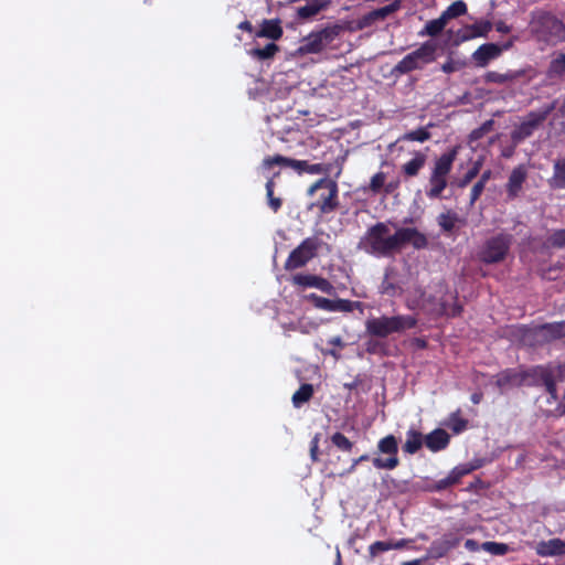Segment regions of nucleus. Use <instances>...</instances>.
Segmentation results:
<instances>
[{"label": "nucleus", "instance_id": "nucleus-37", "mask_svg": "<svg viewBox=\"0 0 565 565\" xmlns=\"http://www.w3.org/2000/svg\"><path fill=\"white\" fill-rule=\"evenodd\" d=\"M387 174L383 171L375 173L370 181V190L373 193H381L385 186Z\"/></svg>", "mask_w": 565, "mask_h": 565}, {"label": "nucleus", "instance_id": "nucleus-54", "mask_svg": "<svg viewBox=\"0 0 565 565\" xmlns=\"http://www.w3.org/2000/svg\"><path fill=\"white\" fill-rule=\"evenodd\" d=\"M382 291L384 294H386V295H390V296H395L396 295V290L387 281L383 282Z\"/></svg>", "mask_w": 565, "mask_h": 565}, {"label": "nucleus", "instance_id": "nucleus-35", "mask_svg": "<svg viewBox=\"0 0 565 565\" xmlns=\"http://www.w3.org/2000/svg\"><path fill=\"white\" fill-rule=\"evenodd\" d=\"M458 222V216L456 213L446 212L438 216V224L444 231H451L456 226Z\"/></svg>", "mask_w": 565, "mask_h": 565}, {"label": "nucleus", "instance_id": "nucleus-44", "mask_svg": "<svg viewBox=\"0 0 565 565\" xmlns=\"http://www.w3.org/2000/svg\"><path fill=\"white\" fill-rule=\"evenodd\" d=\"M398 3H392V4H388V6H385L383 8H380L377 10H374L371 15L374 18V19H383L385 17H387L388 14L395 12L397 9H398Z\"/></svg>", "mask_w": 565, "mask_h": 565}, {"label": "nucleus", "instance_id": "nucleus-16", "mask_svg": "<svg viewBox=\"0 0 565 565\" xmlns=\"http://www.w3.org/2000/svg\"><path fill=\"white\" fill-rule=\"evenodd\" d=\"M292 281L298 286L315 287L326 292H329L332 289V286L328 280L313 275L298 274L294 276Z\"/></svg>", "mask_w": 565, "mask_h": 565}, {"label": "nucleus", "instance_id": "nucleus-40", "mask_svg": "<svg viewBox=\"0 0 565 565\" xmlns=\"http://www.w3.org/2000/svg\"><path fill=\"white\" fill-rule=\"evenodd\" d=\"M550 72L556 75L565 74V53L558 54L551 62Z\"/></svg>", "mask_w": 565, "mask_h": 565}, {"label": "nucleus", "instance_id": "nucleus-28", "mask_svg": "<svg viewBox=\"0 0 565 565\" xmlns=\"http://www.w3.org/2000/svg\"><path fill=\"white\" fill-rule=\"evenodd\" d=\"M327 6H328V1H324V2L313 1L311 3H308L303 7L298 8L297 14L301 19H308V18H311V17L318 14Z\"/></svg>", "mask_w": 565, "mask_h": 565}, {"label": "nucleus", "instance_id": "nucleus-8", "mask_svg": "<svg viewBox=\"0 0 565 565\" xmlns=\"http://www.w3.org/2000/svg\"><path fill=\"white\" fill-rule=\"evenodd\" d=\"M318 244L315 238L305 239L296 249H294L286 260L285 268L288 270L305 266L317 250Z\"/></svg>", "mask_w": 565, "mask_h": 565}, {"label": "nucleus", "instance_id": "nucleus-20", "mask_svg": "<svg viewBox=\"0 0 565 565\" xmlns=\"http://www.w3.org/2000/svg\"><path fill=\"white\" fill-rule=\"evenodd\" d=\"M426 160H427L426 154L417 151V152L414 153V157L409 161L405 162L402 166V168H401L402 172L406 177H415L423 169V167L426 163Z\"/></svg>", "mask_w": 565, "mask_h": 565}, {"label": "nucleus", "instance_id": "nucleus-56", "mask_svg": "<svg viewBox=\"0 0 565 565\" xmlns=\"http://www.w3.org/2000/svg\"><path fill=\"white\" fill-rule=\"evenodd\" d=\"M491 171L490 170H487L482 173L480 180L478 182H482L483 185L487 184V182L491 179Z\"/></svg>", "mask_w": 565, "mask_h": 565}, {"label": "nucleus", "instance_id": "nucleus-45", "mask_svg": "<svg viewBox=\"0 0 565 565\" xmlns=\"http://www.w3.org/2000/svg\"><path fill=\"white\" fill-rule=\"evenodd\" d=\"M512 78L510 74H501L497 72H488L484 75L486 82L503 84Z\"/></svg>", "mask_w": 565, "mask_h": 565}, {"label": "nucleus", "instance_id": "nucleus-3", "mask_svg": "<svg viewBox=\"0 0 565 565\" xmlns=\"http://www.w3.org/2000/svg\"><path fill=\"white\" fill-rule=\"evenodd\" d=\"M537 40L556 44L565 41V25L551 15H542L532 22Z\"/></svg>", "mask_w": 565, "mask_h": 565}, {"label": "nucleus", "instance_id": "nucleus-52", "mask_svg": "<svg viewBox=\"0 0 565 565\" xmlns=\"http://www.w3.org/2000/svg\"><path fill=\"white\" fill-rule=\"evenodd\" d=\"M495 29H497V31H498V32H500V33H509V32L511 31V29H512V28H511L510 25H508V24H507L505 22H503V21H498V22L495 23Z\"/></svg>", "mask_w": 565, "mask_h": 565}, {"label": "nucleus", "instance_id": "nucleus-63", "mask_svg": "<svg viewBox=\"0 0 565 565\" xmlns=\"http://www.w3.org/2000/svg\"><path fill=\"white\" fill-rule=\"evenodd\" d=\"M403 565H419V562L418 561L406 562Z\"/></svg>", "mask_w": 565, "mask_h": 565}, {"label": "nucleus", "instance_id": "nucleus-41", "mask_svg": "<svg viewBox=\"0 0 565 565\" xmlns=\"http://www.w3.org/2000/svg\"><path fill=\"white\" fill-rule=\"evenodd\" d=\"M331 440L341 450L350 451L352 448V443L341 433L333 434Z\"/></svg>", "mask_w": 565, "mask_h": 565}, {"label": "nucleus", "instance_id": "nucleus-53", "mask_svg": "<svg viewBox=\"0 0 565 565\" xmlns=\"http://www.w3.org/2000/svg\"><path fill=\"white\" fill-rule=\"evenodd\" d=\"M465 547L470 552H477L481 546L475 540H467Z\"/></svg>", "mask_w": 565, "mask_h": 565}, {"label": "nucleus", "instance_id": "nucleus-59", "mask_svg": "<svg viewBox=\"0 0 565 565\" xmlns=\"http://www.w3.org/2000/svg\"><path fill=\"white\" fill-rule=\"evenodd\" d=\"M329 342L332 345H335V347H339V348H342L344 345L342 340H341V338H339V337L332 338Z\"/></svg>", "mask_w": 565, "mask_h": 565}, {"label": "nucleus", "instance_id": "nucleus-47", "mask_svg": "<svg viewBox=\"0 0 565 565\" xmlns=\"http://www.w3.org/2000/svg\"><path fill=\"white\" fill-rule=\"evenodd\" d=\"M550 244L553 246L562 247L565 245V230L554 232L550 237Z\"/></svg>", "mask_w": 565, "mask_h": 565}, {"label": "nucleus", "instance_id": "nucleus-34", "mask_svg": "<svg viewBox=\"0 0 565 565\" xmlns=\"http://www.w3.org/2000/svg\"><path fill=\"white\" fill-rule=\"evenodd\" d=\"M312 395V386L303 384L294 395L292 403L296 407H299L302 403L307 402Z\"/></svg>", "mask_w": 565, "mask_h": 565}, {"label": "nucleus", "instance_id": "nucleus-43", "mask_svg": "<svg viewBox=\"0 0 565 565\" xmlns=\"http://www.w3.org/2000/svg\"><path fill=\"white\" fill-rule=\"evenodd\" d=\"M393 545L390 542L377 541L370 545V554L372 557L377 556L380 553L392 550Z\"/></svg>", "mask_w": 565, "mask_h": 565}, {"label": "nucleus", "instance_id": "nucleus-42", "mask_svg": "<svg viewBox=\"0 0 565 565\" xmlns=\"http://www.w3.org/2000/svg\"><path fill=\"white\" fill-rule=\"evenodd\" d=\"M472 468L467 466H458L451 470V472L448 475L447 482L448 483H455L457 482L462 476L468 475Z\"/></svg>", "mask_w": 565, "mask_h": 565}, {"label": "nucleus", "instance_id": "nucleus-36", "mask_svg": "<svg viewBox=\"0 0 565 565\" xmlns=\"http://www.w3.org/2000/svg\"><path fill=\"white\" fill-rule=\"evenodd\" d=\"M553 184L556 188H565V160L555 163Z\"/></svg>", "mask_w": 565, "mask_h": 565}, {"label": "nucleus", "instance_id": "nucleus-13", "mask_svg": "<svg viewBox=\"0 0 565 565\" xmlns=\"http://www.w3.org/2000/svg\"><path fill=\"white\" fill-rule=\"evenodd\" d=\"M322 191L321 199L322 202L320 204L321 211H330L333 209V200L337 195V185L334 182L322 179L316 182L310 189L309 194L313 195L317 191Z\"/></svg>", "mask_w": 565, "mask_h": 565}, {"label": "nucleus", "instance_id": "nucleus-11", "mask_svg": "<svg viewBox=\"0 0 565 565\" xmlns=\"http://www.w3.org/2000/svg\"><path fill=\"white\" fill-rule=\"evenodd\" d=\"M514 39H511L503 45L487 43L480 45L472 54V60L480 67H484L490 61L499 57L503 51L512 47Z\"/></svg>", "mask_w": 565, "mask_h": 565}, {"label": "nucleus", "instance_id": "nucleus-30", "mask_svg": "<svg viewBox=\"0 0 565 565\" xmlns=\"http://www.w3.org/2000/svg\"><path fill=\"white\" fill-rule=\"evenodd\" d=\"M543 337H550L552 339L565 337V321L551 323L540 329Z\"/></svg>", "mask_w": 565, "mask_h": 565}, {"label": "nucleus", "instance_id": "nucleus-29", "mask_svg": "<svg viewBox=\"0 0 565 565\" xmlns=\"http://www.w3.org/2000/svg\"><path fill=\"white\" fill-rule=\"evenodd\" d=\"M467 12V4L462 0H457L452 2L443 13L441 15L448 22L451 19L463 15Z\"/></svg>", "mask_w": 565, "mask_h": 565}, {"label": "nucleus", "instance_id": "nucleus-33", "mask_svg": "<svg viewBox=\"0 0 565 565\" xmlns=\"http://www.w3.org/2000/svg\"><path fill=\"white\" fill-rule=\"evenodd\" d=\"M481 548L492 555H505L510 551L508 544L492 541L484 542Z\"/></svg>", "mask_w": 565, "mask_h": 565}, {"label": "nucleus", "instance_id": "nucleus-39", "mask_svg": "<svg viewBox=\"0 0 565 565\" xmlns=\"http://www.w3.org/2000/svg\"><path fill=\"white\" fill-rule=\"evenodd\" d=\"M482 166V160L479 159L473 163V167L466 173V175L458 182L460 188H465L473 178L477 177Z\"/></svg>", "mask_w": 565, "mask_h": 565}, {"label": "nucleus", "instance_id": "nucleus-21", "mask_svg": "<svg viewBox=\"0 0 565 565\" xmlns=\"http://www.w3.org/2000/svg\"><path fill=\"white\" fill-rule=\"evenodd\" d=\"M458 544V540L455 537L445 536L439 541H436L431 544L429 553L433 557H441L448 551L454 548Z\"/></svg>", "mask_w": 565, "mask_h": 565}, {"label": "nucleus", "instance_id": "nucleus-48", "mask_svg": "<svg viewBox=\"0 0 565 565\" xmlns=\"http://www.w3.org/2000/svg\"><path fill=\"white\" fill-rule=\"evenodd\" d=\"M399 184H401L399 179L395 178L385 183V186L382 192L386 195L393 194L398 189Z\"/></svg>", "mask_w": 565, "mask_h": 565}, {"label": "nucleus", "instance_id": "nucleus-12", "mask_svg": "<svg viewBox=\"0 0 565 565\" xmlns=\"http://www.w3.org/2000/svg\"><path fill=\"white\" fill-rule=\"evenodd\" d=\"M273 166H281V167H289L294 170H297V171H308L309 173H312V174H318V173H321L323 172V168L321 164H311V166H308V163L306 161H300V160H294V159H289V158H286V157H282V156H274V157H270V158H266L264 161H263V167L265 169H270Z\"/></svg>", "mask_w": 565, "mask_h": 565}, {"label": "nucleus", "instance_id": "nucleus-55", "mask_svg": "<svg viewBox=\"0 0 565 565\" xmlns=\"http://www.w3.org/2000/svg\"><path fill=\"white\" fill-rule=\"evenodd\" d=\"M441 70L445 72V73H451V72H455L456 71V66L452 62H447L445 63L443 66H441Z\"/></svg>", "mask_w": 565, "mask_h": 565}, {"label": "nucleus", "instance_id": "nucleus-24", "mask_svg": "<svg viewBox=\"0 0 565 565\" xmlns=\"http://www.w3.org/2000/svg\"><path fill=\"white\" fill-rule=\"evenodd\" d=\"M423 445V437H422V434L414 430V429H411L407 431L406 434V440H405V444H404V450L407 452V454H415Z\"/></svg>", "mask_w": 565, "mask_h": 565}, {"label": "nucleus", "instance_id": "nucleus-58", "mask_svg": "<svg viewBox=\"0 0 565 565\" xmlns=\"http://www.w3.org/2000/svg\"><path fill=\"white\" fill-rule=\"evenodd\" d=\"M238 28L241 30H245V31H248V32L253 31V26H252V24L248 21H244V22L239 23Z\"/></svg>", "mask_w": 565, "mask_h": 565}, {"label": "nucleus", "instance_id": "nucleus-22", "mask_svg": "<svg viewBox=\"0 0 565 565\" xmlns=\"http://www.w3.org/2000/svg\"><path fill=\"white\" fill-rule=\"evenodd\" d=\"M525 177L526 172L523 167H518L512 171L507 185L510 195L515 196L518 194L522 186V183L525 180Z\"/></svg>", "mask_w": 565, "mask_h": 565}, {"label": "nucleus", "instance_id": "nucleus-15", "mask_svg": "<svg viewBox=\"0 0 565 565\" xmlns=\"http://www.w3.org/2000/svg\"><path fill=\"white\" fill-rule=\"evenodd\" d=\"M458 146L454 147L451 150L443 153L438 159H436L430 175L447 179L458 154Z\"/></svg>", "mask_w": 565, "mask_h": 565}, {"label": "nucleus", "instance_id": "nucleus-10", "mask_svg": "<svg viewBox=\"0 0 565 565\" xmlns=\"http://www.w3.org/2000/svg\"><path fill=\"white\" fill-rule=\"evenodd\" d=\"M550 113V108H544L537 111L529 114L523 121L513 130L512 139L515 142H520L526 137L531 136L539 125L545 120Z\"/></svg>", "mask_w": 565, "mask_h": 565}, {"label": "nucleus", "instance_id": "nucleus-9", "mask_svg": "<svg viewBox=\"0 0 565 565\" xmlns=\"http://www.w3.org/2000/svg\"><path fill=\"white\" fill-rule=\"evenodd\" d=\"M309 299H311L315 307L326 311L350 312L354 309H359L360 313L363 315V303L359 301H351L347 299H328L317 295H310Z\"/></svg>", "mask_w": 565, "mask_h": 565}, {"label": "nucleus", "instance_id": "nucleus-25", "mask_svg": "<svg viewBox=\"0 0 565 565\" xmlns=\"http://www.w3.org/2000/svg\"><path fill=\"white\" fill-rule=\"evenodd\" d=\"M377 450L382 455L397 456L398 444L394 436L388 435L379 441Z\"/></svg>", "mask_w": 565, "mask_h": 565}, {"label": "nucleus", "instance_id": "nucleus-62", "mask_svg": "<svg viewBox=\"0 0 565 565\" xmlns=\"http://www.w3.org/2000/svg\"><path fill=\"white\" fill-rule=\"evenodd\" d=\"M393 547L392 548H402L405 546V542L404 541H398V542H395V543H392Z\"/></svg>", "mask_w": 565, "mask_h": 565}, {"label": "nucleus", "instance_id": "nucleus-26", "mask_svg": "<svg viewBox=\"0 0 565 565\" xmlns=\"http://www.w3.org/2000/svg\"><path fill=\"white\" fill-rule=\"evenodd\" d=\"M522 383V379L515 372L505 371L497 376V385L505 390L510 386L520 385Z\"/></svg>", "mask_w": 565, "mask_h": 565}, {"label": "nucleus", "instance_id": "nucleus-14", "mask_svg": "<svg viewBox=\"0 0 565 565\" xmlns=\"http://www.w3.org/2000/svg\"><path fill=\"white\" fill-rule=\"evenodd\" d=\"M492 24L490 21H477L473 24H468L457 32V42H466L476 38H486L491 31Z\"/></svg>", "mask_w": 565, "mask_h": 565}, {"label": "nucleus", "instance_id": "nucleus-19", "mask_svg": "<svg viewBox=\"0 0 565 565\" xmlns=\"http://www.w3.org/2000/svg\"><path fill=\"white\" fill-rule=\"evenodd\" d=\"M282 34L279 22L276 20H264L260 29L255 33L256 38H267L278 40Z\"/></svg>", "mask_w": 565, "mask_h": 565}, {"label": "nucleus", "instance_id": "nucleus-61", "mask_svg": "<svg viewBox=\"0 0 565 565\" xmlns=\"http://www.w3.org/2000/svg\"><path fill=\"white\" fill-rule=\"evenodd\" d=\"M558 376L559 379H565V363L558 366Z\"/></svg>", "mask_w": 565, "mask_h": 565}, {"label": "nucleus", "instance_id": "nucleus-1", "mask_svg": "<svg viewBox=\"0 0 565 565\" xmlns=\"http://www.w3.org/2000/svg\"><path fill=\"white\" fill-rule=\"evenodd\" d=\"M426 243V237L415 228H399L393 232L387 225L379 223L367 231L360 244L367 253L388 255L406 244L422 248Z\"/></svg>", "mask_w": 565, "mask_h": 565}, {"label": "nucleus", "instance_id": "nucleus-17", "mask_svg": "<svg viewBox=\"0 0 565 565\" xmlns=\"http://www.w3.org/2000/svg\"><path fill=\"white\" fill-rule=\"evenodd\" d=\"M536 553L541 556H556L565 554V542L559 539H552L540 542L536 545Z\"/></svg>", "mask_w": 565, "mask_h": 565}, {"label": "nucleus", "instance_id": "nucleus-32", "mask_svg": "<svg viewBox=\"0 0 565 565\" xmlns=\"http://www.w3.org/2000/svg\"><path fill=\"white\" fill-rule=\"evenodd\" d=\"M278 51V46L275 43H268L264 49H252L249 55L258 60H265L273 57Z\"/></svg>", "mask_w": 565, "mask_h": 565}, {"label": "nucleus", "instance_id": "nucleus-46", "mask_svg": "<svg viewBox=\"0 0 565 565\" xmlns=\"http://www.w3.org/2000/svg\"><path fill=\"white\" fill-rule=\"evenodd\" d=\"M273 188H274V182H273V180H269L266 183L267 196H268L269 205L271 206V209L274 211H277L280 207V200L275 199V196H273Z\"/></svg>", "mask_w": 565, "mask_h": 565}, {"label": "nucleus", "instance_id": "nucleus-38", "mask_svg": "<svg viewBox=\"0 0 565 565\" xmlns=\"http://www.w3.org/2000/svg\"><path fill=\"white\" fill-rule=\"evenodd\" d=\"M429 138H430V134L428 132V130L426 128H419L417 130L406 132L401 139L424 142V141L428 140Z\"/></svg>", "mask_w": 565, "mask_h": 565}, {"label": "nucleus", "instance_id": "nucleus-31", "mask_svg": "<svg viewBox=\"0 0 565 565\" xmlns=\"http://www.w3.org/2000/svg\"><path fill=\"white\" fill-rule=\"evenodd\" d=\"M386 457H374L373 458V465L377 469H387L392 470L398 466V458L397 456H387Z\"/></svg>", "mask_w": 565, "mask_h": 565}, {"label": "nucleus", "instance_id": "nucleus-5", "mask_svg": "<svg viewBox=\"0 0 565 565\" xmlns=\"http://www.w3.org/2000/svg\"><path fill=\"white\" fill-rule=\"evenodd\" d=\"M406 305L411 309H423L434 315L456 316L460 311L458 307H454L451 310H448L444 302H435L431 299H425L424 291L418 288H414V290L408 292Z\"/></svg>", "mask_w": 565, "mask_h": 565}, {"label": "nucleus", "instance_id": "nucleus-49", "mask_svg": "<svg viewBox=\"0 0 565 565\" xmlns=\"http://www.w3.org/2000/svg\"><path fill=\"white\" fill-rule=\"evenodd\" d=\"M486 185L482 184V182H477L472 190H471V198H470V201L471 203H475L479 196L481 195L483 189H484Z\"/></svg>", "mask_w": 565, "mask_h": 565}, {"label": "nucleus", "instance_id": "nucleus-7", "mask_svg": "<svg viewBox=\"0 0 565 565\" xmlns=\"http://www.w3.org/2000/svg\"><path fill=\"white\" fill-rule=\"evenodd\" d=\"M510 247V239L508 236H497L489 239L480 252V258L484 263H498L501 262Z\"/></svg>", "mask_w": 565, "mask_h": 565}, {"label": "nucleus", "instance_id": "nucleus-51", "mask_svg": "<svg viewBox=\"0 0 565 565\" xmlns=\"http://www.w3.org/2000/svg\"><path fill=\"white\" fill-rule=\"evenodd\" d=\"M450 427L454 429L455 433L461 431L466 427V423L461 419H451Z\"/></svg>", "mask_w": 565, "mask_h": 565}, {"label": "nucleus", "instance_id": "nucleus-50", "mask_svg": "<svg viewBox=\"0 0 565 565\" xmlns=\"http://www.w3.org/2000/svg\"><path fill=\"white\" fill-rule=\"evenodd\" d=\"M299 329L302 333H309L310 331L316 330L318 328V323L306 322L302 320L299 322Z\"/></svg>", "mask_w": 565, "mask_h": 565}, {"label": "nucleus", "instance_id": "nucleus-4", "mask_svg": "<svg viewBox=\"0 0 565 565\" xmlns=\"http://www.w3.org/2000/svg\"><path fill=\"white\" fill-rule=\"evenodd\" d=\"M437 46L433 42H425L416 51L407 54L395 66V71L399 73H408L414 70L422 68L424 65L435 60Z\"/></svg>", "mask_w": 565, "mask_h": 565}, {"label": "nucleus", "instance_id": "nucleus-27", "mask_svg": "<svg viewBox=\"0 0 565 565\" xmlns=\"http://www.w3.org/2000/svg\"><path fill=\"white\" fill-rule=\"evenodd\" d=\"M447 179L430 175L429 189L426 192L427 196L430 199L440 198L443 191L447 188Z\"/></svg>", "mask_w": 565, "mask_h": 565}, {"label": "nucleus", "instance_id": "nucleus-6", "mask_svg": "<svg viewBox=\"0 0 565 565\" xmlns=\"http://www.w3.org/2000/svg\"><path fill=\"white\" fill-rule=\"evenodd\" d=\"M337 35V28H326L318 32H312L301 41L298 51L300 54L319 53L329 45Z\"/></svg>", "mask_w": 565, "mask_h": 565}, {"label": "nucleus", "instance_id": "nucleus-23", "mask_svg": "<svg viewBox=\"0 0 565 565\" xmlns=\"http://www.w3.org/2000/svg\"><path fill=\"white\" fill-rule=\"evenodd\" d=\"M448 22L445 20V18L440 14L439 18L428 21L424 29L419 31V36H436L438 35L446 26Z\"/></svg>", "mask_w": 565, "mask_h": 565}, {"label": "nucleus", "instance_id": "nucleus-57", "mask_svg": "<svg viewBox=\"0 0 565 565\" xmlns=\"http://www.w3.org/2000/svg\"><path fill=\"white\" fill-rule=\"evenodd\" d=\"M367 459H369L367 455H362L360 458L355 459L350 468V471H353L359 462H362Z\"/></svg>", "mask_w": 565, "mask_h": 565}, {"label": "nucleus", "instance_id": "nucleus-60", "mask_svg": "<svg viewBox=\"0 0 565 565\" xmlns=\"http://www.w3.org/2000/svg\"><path fill=\"white\" fill-rule=\"evenodd\" d=\"M317 449H318V443H317V438H315V439L312 440V446H311V457H312L313 459H316V458H317Z\"/></svg>", "mask_w": 565, "mask_h": 565}, {"label": "nucleus", "instance_id": "nucleus-64", "mask_svg": "<svg viewBox=\"0 0 565 565\" xmlns=\"http://www.w3.org/2000/svg\"><path fill=\"white\" fill-rule=\"evenodd\" d=\"M479 401H480V397H479L477 394H475V395L472 396V402H473V403H479Z\"/></svg>", "mask_w": 565, "mask_h": 565}, {"label": "nucleus", "instance_id": "nucleus-2", "mask_svg": "<svg viewBox=\"0 0 565 565\" xmlns=\"http://www.w3.org/2000/svg\"><path fill=\"white\" fill-rule=\"evenodd\" d=\"M416 319L412 316L377 317L367 319L366 332L373 337L385 338L395 332H403L413 328Z\"/></svg>", "mask_w": 565, "mask_h": 565}, {"label": "nucleus", "instance_id": "nucleus-18", "mask_svg": "<svg viewBox=\"0 0 565 565\" xmlns=\"http://www.w3.org/2000/svg\"><path fill=\"white\" fill-rule=\"evenodd\" d=\"M449 443V435L444 429H435L425 438L427 448L431 451L444 449Z\"/></svg>", "mask_w": 565, "mask_h": 565}]
</instances>
